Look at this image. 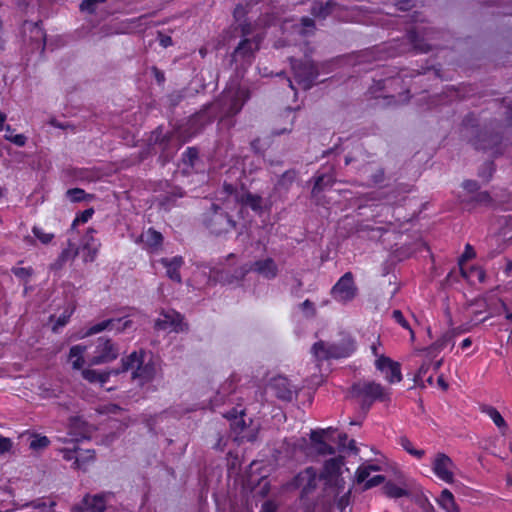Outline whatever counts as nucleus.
Listing matches in <instances>:
<instances>
[{
	"instance_id": "nucleus-20",
	"label": "nucleus",
	"mask_w": 512,
	"mask_h": 512,
	"mask_svg": "<svg viewBox=\"0 0 512 512\" xmlns=\"http://www.w3.org/2000/svg\"><path fill=\"white\" fill-rule=\"evenodd\" d=\"M377 370L384 374L390 384L399 383L402 380L401 365L387 356H380L375 361Z\"/></svg>"
},
{
	"instance_id": "nucleus-46",
	"label": "nucleus",
	"mask_w": 512,
	"mask_h": 512,
	"mask_svg": "<svg viewBox=\"0 0 512 512\" xmlns=\"http://www.w3.org/2000/svg\"><path fill=\"white\" fill-rule=\"evenodd\" d=\"M244 415V409H239L238 407H233L229 411L223 413V416L226 419L235 421V424L241 427H244L245 425V421L243 419Z\"/></svg>"
},
{
	"instance_id": "nucleus-3",
	"label": "nucleus",
	"mask_w": 512,
	"mask_h": 512,
	"mask_svg": "<svg viewBox=\"0 0 512 512\" xmlns=\"http://www.w3.org/2000/svg\"><path fill=\"white\" fill-rule=\"evenodd\" d=\"M132 371V380L137 381L140 387L151 383L156 376V364L152 355L144 349L134 350L121 359V365L115 370V375Z\"/></svg>"
},
{
	"instance_id": "nucleus-64",
	"label": "nucleus",
	"mask_w": 512,
	"mask_h": 512,
	"mask_svg": "<svg viewBox=\"0 0 512 512\" xmlns=\"http://www.w3.org/2000/svg\"><path fill=\"white\" fill-rule=\"evenodd\" d=\"M278 504L274 500H266L262 503L260 512H278Z\"/></svg>"
},
{
	"instance_id": "nucleus-57",
	"label": "nucleus",
	"mask_w": 512,
	"mask_h": 512,
	"mask_svg": "<svg viewBox=\"0 0 512 512\" xmlns=\"http://www.w3.org/2000/svg\"><path fill=\"white\" fill-rule=\"evenodd\" d=\"M106 0H83L79 6L82 12L93 14L99 4L104 3Z\"/></svg>"
},
{
	"instance_id": "nucleus-34",
	"label": "nucleus",
	"mask_w": 512,
	"mask_h": 512,
	"mask_svg": "<svg viewBox=\"0 0 512 512\" xmlns=\"http://www.w3.org/2000/svg\"><path fill=\"white\" fill-rule=\"evenodd\" d=\"M335 3L327 1L326 3L315 2L311 7V15L318 19H325L333 12Z\"/></svg>"
},
{
	"instance_id": "nucleus-12",
	"label": "nucleus",
	"mask_w": 512,
	"mask_h": 512,
	"mask_svg": "<svg viewBox=\"0 0 512 512\" xmlns=\"http://www.w3.org/2000/svg\"><path fill=\"white\" fill-rule=\"evenodd\" d=\"M291 68L294 81L304 90H309L319 75L316 64L308 59L298 60L291 58Z\"/></svg>"
},
{
	"instance_id": "nucleus-60",
	"label": "nucleus",
	"mask_w": 512,
	"mask_h": 512,
	"mask_svg": "<svg viewBox=\"0 0 512 512\" xmlns=\"http://www.w3.org/2000/svg\"><path fill=\"white\" fill-rule=\"evenodd\" d=\"M99 247L100 246H93L91 248L81 249L83 253V261L86 263L93 262L97 257Z\"/></svg>"
},
{
	"instance_id": "nucleus-33",
	"label": "nucleus",
	"mask_w": 512,
	"mask_h": 512,
	"mask_svg": "<svg viewBox=\"0 0 512 512\" xmlns=\"http://www.w3.org/2000/svg\"><path fill=\"white\" fill-rule=\"evenodd\" d=\"M293 28L297 34L307 37L314 34L316 25L312 18L304 16L300 19V23L294 25Z\"/></svg>"
},
{
	"instance_id": "nucleus-8",
	"label": "nucleus",
	"mask_w": 512,
	"mask_h": 512,
	"mask_svg": "<svg viewBox=\"0 0 512 512\" xmlns=\"http://www.w3.org/2000/svg\"><path fill=\"white\" fill-rule=\"evenodd\" d=\"M443 31L432 27L415 26L407 31V39L415 53H427L434 48H440L441 45L430 43V41L442 38Z\"/></svg>"
},
{
	"instance_id": "nucleus-9",
	"label": "nucleus",
	"mask_w": 512,
	"mask_h": 512,
	"mask_svg": "<svg viewBox=\"0 0 512 512\" xmlns=\"http://www.w3.org/2000/svg\"><path fill=\"white\" fill-rule=\"evenodd\" d=\"M204 226L215 235H221L233 230L236 222L217 204H212L203 215Z\"/></svg>"
},
{
	"instance_id": "nucleus-58",
	"label": "nucleus",
	"mask_w": 512,
	"mask_h": 512,
	"mask_svg": "<svg viewBox=\"0 0 512 512\" xmlns=\"http://www.w3.org/2000/svg\"><path fill=\"white\" fill-rule=\"evenodd\" d=\"M385 180V170L382 167L377 168L368 176V183L370 185H378L383 183Z\"/></svg>"
},
{
	"instance_id": "nucleus-63",
	"label": "nucleus",
	"mask_w": 512,
	"mask_h": 512,
	"mask_svg": "<svg viewBox=\"0 0 512 512\" xmlns=\"http://www.w3.org/2000/svg\"><path fill=\"white\" fill-rule=\"evenodd\" d=\"M300 309L309 317H315L317 314L314 303L309 299H306L300 304Z\"/></svg>"
},
{
	"instance_id": "nucleus-15",
	"label": "nucleus",
	"mask_w": 512,
	"mask_h": 512,
	"mask_svg": "<svg viewBox=\"0 0 512 512\" xmlns=\"http://www.w3.org/2000/svg\"><path fill=\"white\" fill-rule=\"evenodd\" d=\"M317 471L309 466L297 473L287 484L289 489H301L300 501H304L317 488Z\"/></svg>"
},
{
	"instance_id": "nucleus-40",
	"label": "nucleus",
	"mask_w": 512,
	"mask_h": 512,
	"mask_svg": "<svg viewBox=\"0 0 512 512\" xmlns=\"http://www.w3.org/2000/svg\"><path fill=\"white\" fill-rule=\"evenodd\" d=\"M95 210L93 207L87 208L84 211H81L76 214L74 220L72 221V224L70 226V231L73 232L76 230V227L79 224H85L87 223L94 215Z\"/></svg>"
},
{
	"instance_id": "nucleus-7",
	"label": "nucleus",
	"mask_w": 512,
	"mask_h": 512,
	"mask_svg": "<svg viewBox=\"0 0 512 512\" xmlns=\"http://www.w3.org/2000/svg\"><path fill=\"white\" fill-rule=\"evenodd\" d=\"M470 141L475 150L488 153L492 158L502 155L506 148L501 130H475Z\"/></svg>"
},
{
	"instance_id": "nucleus-13",
	"label": "nucleus",
	"mask_w": 512,
	"mask_h": 512,
	"mask_svg": "<svg viewBox=\"0 0 512 512\" xmlns=\"http://www.w3.org/2000/svg\"><path fill=\"white\" fill-rule=\"evenodd\" d=\"M119 356L118 345L108 337H98L94 343V349L89 356L90 365L108 364L116 360Z\"/></svg>"
},
{
	"instance_id": "nucleus-42",
	"label": "nucleus",
	"mask_w": 512,
	"mask_h": 512,
	"mask_svg": "<svg viewBox=\"0 0 512 512\" xmlns=\"http://www.w3.org/2000/svg\"><path fill=\"white\" fill-rule=\"evenodd\" d=\"M12 274L18 278L20 281H22L24 284H27L31 277L34 275L35 271L34 269L29 267H12L11 268Z\"/></svg>"
},
{
	"instance_id": "nucleus-47",
	"label": "nucleus",
	"mask_w": 512,
	"mask_h": 512,
	"mask_svg": "<svg viewBox=\"0 0 512 512\" xmlns=\"http://www.w3.org/2000/svg\"><path fill=\"white\" fill-rule=\"evenodd\" d=\"M62 457L65 461H72V467L74 469H77V466H82V460L81 457L77 455V448L74 449H68L64 448L61 450Z\"/></svg>"
},
{
	"instance_id": "nucleus-41",
	"label": "nucleus",
	"mask_w": 512,
	"mask_h": 512,
	"mask_svg": "<svg viewBox=\"0 0 512 512\" xmlns=\"http://www.w3.org/2000/svg\"><path fill=\"white\" fill-rule=\"evenodd\" d=\"M66 197L74 203L92 199L93 195L87 194L82 188H71L66 191Z\"/></svg>"
},
{
	"instance_id": "nucleus-31",
	"label": "nucleus",
	"mask_w": 512,
	"mask_h": 512,
	"mask_svg": "<svg viewBox=\"0 0 512 512\" xmlns=\"http://www.w3.org/2000/svg\"><path fill=\"white\" fill-rule=\"evenodd\" d=\"M437 502L446 512H460L452 492L448 489L442 490Z\"/></svg>"
},
{
	"instance_id": "nucleus-1",
	"label": "nucleus",
	"mask_w": 512,
	"mask_h": 512,
	"mask_svg": "<svg viewBox=\"0 0 512 512\" xmlns=\"http://www.w3.org/2000/svg\"><path fill=\"white\" fill-rule=\"evenodd\" d=\"M249 99V92L241 88L224 90L212 103L205 106L192 117L195 128H206L215 121L218 123L232 119L238 114L245 102Z\"/></svg>"
},
{
	"instance_id": "nucleus-21",
	"label": "nucleus",
	"mask_w": 512,
	"mask_h": 512,
	"mask_svg": "<svg viewBox=\"0 0 512 512\" xmlns=\"http://www.w3.org/2000/svg\"><path fill=\"white\" fill-rule=\"evenodd\" d=\"M260 42L261 38L258 36L243 38L231 54V64L252 58L254 52L259 50Z\"/></svg>"
},
{
	"instance_id": "nucleus-49",
	"label": "nucleus",
	"mask_w": 512,
	"mask_h": 512,
	"mask_svg": "<svg viewBox=\"0 0 512 512\" xmlns=\"http://www.w3.org/2000/svg\"><path fill=\"white\" fill-rule=\"evenodd\" d=\"M95 233L96 230L91 227L86 230V233L81 240V249L91 248L93 246H100V243L97 241V239L94 238Z\"/></svg>"
},
{
	"instance_id": "nucleus-25",
	"label": "nucleus",
	"mask_w": 512,
	"mask_h": 512,
	"mask_svg": "<svg viewBox=\"0 0 512 512\" xmlns=\"http://www.w3.org/2000/svg\"><path fill=\"white\" fill-rule=\"evenodd\" d=\"M79 253V248L71 240H68L67 247L64 248L53 263L50 264L51 271H60L68 261L76 258Z\"/></svg>"
},
{
	"instance_id": "nucleus-4",
	"label": "nucleus",
	"mask_w": 512,
	"mask_h": 512,
	"mask_svg": "<svg viewBox=\"0 0 512 512\" xmlns=\"http://www.w3.org/2000/svg\"><path fill=\"white\" fill-rule=\"evenodd\" d=\"M250 271L266 280H273L278 276L279 268L273 258L266 257L254 261L249 268L246 266L235 268L233 273H231L230 270H222L220 272V279L228 284L240 282Z\"/></svg>"
},
{
	"instance_id": "nucleus-22",
	"label": "nucleus",
	"mask_w": 512,
	"mask_h": 512,
	"mask_svg": "<svg viewBox=\"0 0 512 512\" xmlns=\"http://www.w3.org/2000/svg\"><path fill=\"white\" fill-rule=\"evenodd\" d=\"M336 179H335V173L333 171V169H330L329 172H325V173H317L315 176H314V185L312 187V190H311V197L312 199L315 200L316 204L319 205L321 202H320V199H319V195L328 190V189H331L332 186L334 185Z\"/></svg>"
},
{
	"instance_id": "nucleus-43",
	"label": "nucleus",
	"mask_w": 512,
	"mask_h": 512,
	"mask_svg": "<svg viewBox=\"0 0 512 512\" xmlns=\"http://www.w3.org/2000/svg\"><path fill=\"white\" fill-rule=\"evenodd\" d=\"M236 389V383L233 378L227 380L217 391V395L215 397V401L225 402V398L234 392Z\"/></svg>"
},
{
	"instance_id": "nucleus-55",
	"label": "nucleus",
	"mask_w": 512,
	"mask_h": 512,
	"mask_svg": "<svg viewBox=\"0 0 512 512\" xmlns=\"http://www.w3.org/2000/svg\"><path fill=\"white\" fill-rule=\"evenodd\" d=\"M495 172V164L493 160L485 162L482 169L479 171L478 175L480 178L484 179L485 181H489L493 173Z\"/></svg>"
},
{
	"instance_id": "nucleus-24",
	"label": "nucleus",
	"mask_w": 512,
	"mask_h": 512,
	"mask_svg": "<svg viewBox=\"0 0 512 512\" xmlns=\"http://www.w3.org/2000/svg\"><path fill=\"white\" fill-rule=\"evenodd\" d=\"M270 388L274 391L278 399L291 401L293 398V389L288 378L277 376L271 379Z\"/></svg>"
},
{
	"instance_id": "nucleus-16",
	"label": "nucleus",
	"mask_w": 512,
	"mask_h": 512,
	"mask_svg": "<svg viewBox=\"0 0 512 512\" xmlns=\"http://www.w3.org/2000/svg\"><path fill=\"white\" fill-rule=\"evenodd\" d=\"M370 210V216L374 223L385 224L388 227H379L377 230L381 232H387L391 226H395L396 223H400V217L395 215V207L390 203H378L372 204L368 207Z\"/></svg>"
},
{
	"instance_id": "nucleus-17",
	"label": "nucleus",
	"mask_w": 512,
	"mask_h": 512,
	"mask_svg": "<svg viewBox=\"0 0 512 512\" xmlns=\"http://www.w3.org/2000/svg\"><path fill=\"white\" fill-rule=\"evenodd\" d=\"M157 331H173L176 333L188 331V324L184 322L181 313L174 309L162 310L160 316L154 322Z\"/></svg>"
},
{
	"instance_id": "nucleus-23",
	"label": "nucleus",
	"mask_w": 512,
	"mask_h": 512,
	"mask_svg": "<svg viewBox=\"0 0 512 512\" xmlns=\"http://www.w3.org/2000/svg\"><path fill=\"white\" fill-rule=\"evenodd\" d=\"M159 263L166 269V276L170 280L179 284L182 282L180 273V269L184 265L182 256L177 255L172 258L163 257L159 260Z\"/></svg>"
},
{
	"instance_id": "nucleus-14",
	"label": "nucleus",
	"mask_w": 512,
	"mask_h": 512,
	"mask_svg": "<svg viewBox=\"0 0 512 512\" xmlns=\"http://www.w3.org/2000/svg\"><path fill=\"white\" fill-rule=\"evenodd\" d=\"M359 289L351 271L344 273L330 290L331 297L340 304L352 302L358 295Z\"/></svg>"
},
{
	"instance_id": "nucleus-54",
	"label": "nucleus",
	"mask_w": 512,
	"mask_h": 512,
	"mask_svg": "<svg viewBox=\"0 0 512 512\" xmlns=\"http://www.w3.org/2000/svg\"><path fill=\"white\" fill-rule=\"evenodd\" d=\"M73 312L74 308L65 309V311L56 319L52 328L53 331H57L59 328L64 327L69 322Z\"/></svg>"
},
{
	"instance_id": "nucleus-37",
	"label": "nucleus",
	"mask_w": 512,
	"mask_h": 512,
	"mask_svg": "<svg viewBox=\"0 0 512 512\" xmlns=\"http://www.w3.org/2000/svg\"><path fill=\"white\" fill-rule=\"evenodd\" d=\"M456 333L454 330H450L442 334L433 344L436 350H443L447 346H454Z\"/></svg>"
},
{
	"instance_id": "nucleus-29",
	"label": "nucleus",
	"mask_w": 512,
	"mask_h": 512,
	"mask_svg": "<svg viewBox=\"0 0 512 512\" xmlns=\"http://www.w3.org/2000/svg\"><path fill=\"white\" fill-rule=\"evenodd\" d=\"M461 275L463 278H465L468 282L475 284V283H483L486 278V272L485 270L480 266H470L460 267Z\"/></svg>"
},
{
	"instance_id": "nucleus-48",
	"label": "nucleus",
	"mask_w": 512,
	"mask_h": 512,
	"mask_svg": "<svg viewBox=\"0 0 512 512\" xmlns=\"http://www.w3.org/2000/svg\"><path fill=\"white\" fill-rule=\"evenodd\" d=\"M432 367L431 362H424L418 369L417 373L415 374L414 381L416 385L424 388L426 385L424 384V379L426 376H428V373Z\"/></svg>"
},
{
	"instance_id": "nucleus-61",
	"label": "nucleus",
	"mask_w": 512,
	"mask_h": 512,
	"mask_svg": "<svg viewBox=\"0 0 512 512\" xmlns=\"http://www.w3.org/2000/svg\"><path fill=\"white\" fill-rule=\"evenodd\" d=\"M385 481L384 475H375L371 478H369L363 485V490H369L371 488H374L376 486H379Z\"/></svg>"
},
{
	"instance_id": "nucleus-38",
	"label": "nucleus",
	"mask_w": 512,
	"mask_h": 512,
	"mask_svg": "<svg viewBox=\"0 0 512 512\" xmlns=\"http://www.w3.org/2000/svg\"><path fill=\"white\" fill-rule=\"evenodd\" d=\"M384 494L389 498H401L408 495V491L393 482H387L383 486Z\"/></svg>"
},
{
	"instance_id": "nucleus-51",
	"label": "nucleus",
	"mask_w": 512,
	"mask_h": 512,
	"mask_svg": "<svg viewBox=\"0 0 512 512\" xmlns=\"http://www.w3.org/2000/svg\"><path fill=\"white\" fill-rule=\"evenodd\" d=\"M392 318L402 328L408 330L410 335H411V339H414V337H415L414 331H413V329L411 328L409 322L405 319L403 313L400 310H394L392 312Z\"/></svg>"
},
{
	"instance_id": "nucleus-28",
	"label": "nucleus",
	"mask_w": 512,
	"mask_h": 512,
	"mask_svg": "<svg viewBox=\"0 0 512 512\" xmlns=\"http://www.w3.org/2000/svg\"><path fill=\"white\" fill-rule=\"evenodd\" d=\"M144 244L148 252L154 253L158 251L163 244L162 234L154 228H149L144 234Z\"/></svg>"
},
{
	"instance_id": "nucleus-62",
	"label": "nucleus",
	"mask_w": 512,
	"mask_h": 512,
	"mask_svg": "<svg viewBox=\"0 0 512 512\" xmlns=\"http://www.w3.org/2000/svg\"><path fill=\"white\" fill-rule=\"evenodd\" d=\"M415 503L424 511V512H434V507L430 503L427 497L424 495L418 496L415 499Z\"/></svg>"
},
{
	"instance_id": "nucleus-30",
	"label": "nucleus",
	"mask_w": 512,
	"mask_h": 512,
	"mask_svg": "<svg viewBox=\"0 0 512 512\" xmlns=\"http://www.w3.org/2000/svg\"><path fill=\"white\" fill-rule=\"evenodd\" d=\"M83 504L88 512H104L106 509V501L102 495L85 496Z\"/></svg>"
},
{
	"instance_id": "nucleus-35",
	"label": "nucleus",
	"mask_w": 512,
	"mask_h": 512,
	"mask_svg": "<svg viewBox=\"0 0 512 512\" xmlns=\"http://www.w3.org/2000/svg\"><path fill=\"white\" fill-rule=\"evenodd\" d=\"M262 197L257 194L250 192L245 193L241 197V203L245 206L250 207L254 212L261 213L262 211Z\"/></svg>"
},
{
	"instance_id": "nucleus-56",
	"label": "nucleus",
	"mask_w": 512,
	"mask_h": 512,
	"mask_svg": "<svg viewBox=\"0 0 512 512\" xmlns=\"http://www.w3.org/2000/svg\"><path fill=\"white\" fill-rule=\"evenodd\" d=\"M471 200L477 204L485 206H491L493 204V199L487 191L476 193Z\"/></svg>"
},
{
	"instance_id": "nucleus-45",
	"label": "nucleus",
	"mask_w": 512,
	"mask_h": 512,
	"mask_svg": "<svg viewBox=\"0 0 512 512\" xmlns=\"http://www.w3.org/2000/svg\"><path fill=\"white\" fill-rule=\"evenodd\" d=\"M32 233L34 237L37 238L44 245L50 244L55 238L54 233L46 232L42 227L37 225H34L32 227Z\"/></svg>"
},
{
	"instance_id": "nucleus-27",
	"label": "nucleus",
	"mask_w": 512,
	"mask_h": 512,
	"mask_svg": "<svg viewBox=\"0 0 512 512\" xmlns=\"http://www.w3.org/2000/svg\"><path fill=\"white\" fill-rule=\"evenodd\" d=\"M116 369L98 371L96 369H83L81 374L84 380L89 383H99L101 387L109 381L111 375H115Z\"/></svg>"
},
{
	"instance_id": "nucleus-44",
	"label": "nucleus",
	"mask_w": 512,
	"mask_h": 512,
	"mask_svg": "<svg viewBox=\"0 0 512 512\" xmlns=\"http://www.w3.org/2000/svg\"><path fill=\"white\" fill-rule=\"evenodd\" d=\"M50 445V440L45 435L37 433L32 434V439L29 444V448L33 451H39L47 448Z\"/></svg>"
},
{
	"instance_id": "nucleus-52",
	"label": "nucleus",
	"mask_w": 512,
	"mask_h": 512,
	"mask_svg": "<svg viewBox=\"0 0 512 512\" xmlns=\"http://www.w3.org/2000/svg\"><path fill=\"white\" fill-rule=\"evenodd\" d=\"M198 149L195 147H187L182 155L183 162L191 167L194 166L195 161L198 159Z\"/></svg>"
},
{
	"instance_id": "nucleus-11",
	"label": "nucleus",
	"mask_w": 512,
	"mask_h": 512,
	"mask_svg": "<svg viewBox=\"0 0 512 512\" xmlns=\"http://www.w3.org/2000/svg\"><path fill=\"white\" fill-rule=\"evenodd\" d=\"M180 132L181 130H167L166 133L163 130H151L149 140H154V146L161 150L160 157L164 161H168L183 144L180 141Z\"/></svg>"
},
{
	"instance_id": "nucleus-6",
	"label": "nucleus",
	"mask_w": 512,
	"mask_h": 512,
	"mask_svg": "<svg viewBox=\"0 0 512 512\" xmlns=\"http://www.w3.org/2000/svg\"><path fill=\"white\" fill-rule=\"evenodd\" d=\"M356 351V342L350 336H344L338 342L326 344L320 340L315 342L311 352L318 361L350 357Z\"/></svg>"
},
{
	"instance_id": "nucleus-2",
	"label": "nucleus",
	"mask_w": 512,
	"mask_h": 512,
	"mask_svg": "<svg viewBox=\"0 0 512 512\" xmlns=\"http://www.w3.org/2000/svg\"><path fill=\"white\" fill-rule=\"evenodd\" d=\"M405 77L404 70L383 66L377 70L368 94L371 98L387 100L388 105L406 103L410 99V90L404 82Z\"/></svg>"
},
{
	"instance_id": "nucleus-10",
	"label": "nucleus",
	"mask_w": 512,
	"mask_h": 512,
	"mask_svg": "<svg viewBox=\"0 0 512 512\" xmlns=\"http://www.w3.org/2000/svg\"><path fill=\"white\" fill-rule=\"evenodd\" d=\"M344 464V458L337 456L324 462L320 478L325 481V489H332L334 496L337 497L343 491L345 481L341 478V467Z\"/></svg>"
},
{
	"instance_id": "nucleus-26",
	"label": "nucleus",
	"mask_w": 512,
	"mask_h": 512,
	"mask_svg": "<svg viewBox=\"0 0 512 512\" xmlns=\"http://www.w3.org/2000/svg\"><path fill=\"white\" fill-rule=\"evenodd\" d=\"M22 28L25 33L29 32V38L32 42H35L36 44H38V46L41 45L42 49L45 48L46 33L44 28L42 27L41 20L36 22L26 20L24 21Z\"/></svg>"
},
{
	"instance_id": "nucleus-5",
	"label": "nucleus",
	"mask_w": 512,
	"mask_h": 512,
	"mask_svg": "<svg viewBox=\"0 0 512 512\" xmlns=\"http://www.w3.org/2000/svg\"><path fill=\"white\" fill-rule=\"evenodd\" d=\"M350 393L356 398L361 409L367 413L375 402H386L390 399L387 388L375 381H362L351 386Z\"/></svg>"
},
{
	"instance_id": "nucleus-18",
	"label": "nucleus",
	"mask_w": 512,
	"mask_h": 512,
	"mask_svg": "<svg viewBox=\"0 0 512 512\" xmlns=\"http://www.w3.org/2000/svg\"><path fill=\"white\" fill-rule=\"evenodd\" d=\"M133 325V321L128 316L118 318H108L100 322L90 325L85 335L92 336L103 331H114L115 334H121L126 330L130 329Z\"/></svg>"
},
{
	"instance_id": "nucleus-50",
	"label": "nucleus",
	"mask_w": 512,
	"mask_h": 512,
	"mask_svg": "<svg viewBox=\"0 0 512 512\" xmlns=\"http://www.w3.org/2000/svg\"><path fill=\"white\" fill-rule=\"evenodd\" d=\"M77 455L81 457L82 466H77V469L85 471L87 465L94 461L95 459V451L94 450H79L77 448Z\"/></svg>"
},
{
	"instance_id": "nucleus-59",
	"label": "nucleus",
	"mask_w": 512,
	"mask_h": 512,
	"mask_svg": "<svg viewBox=\"0 0 512 512\" xmlns=\"http://www.w3.org/2000/svg\"><path fill=\"white\" fill-rule=\"evenodd\" d=\"M476 256V252L473 248V246L469 243H467L465 245V248H464V252L462 253V255L460 256L459 260H458V264L459 266H464V263L468 260H471L473 258H475Z\"/></svg>"
},
{
	"instance_id": "nucleus-39",
	"label": "nucleus",
	"mask_w": 512,
	"mask_h": 512,
	"mask_svg": "<svg viewBox=\"0 0 512 512\" xmlns=\"http://www.w3.org/2000/svg\"><path fill=\"white\" fill-rule=\"evenodd\" d=\"M379 466L377 465H360L355 473L356 482L358 484L365 483L370 476L371 471H378Z\"/></svg>"
},
{
	"instance_id": "nucleus-32",
	"label": "nucleus",
	"mask_w": 512,
	"mask_h": 512,
	"mask_svg": "<svg viewBox=\"0 0 512 512\" xmlns=\"http://www.w3.org/2000/svg\"><path fill=\"white\" fill-rule=\"evenodd\" d=\"M481 412L486 414L501 431L508 428L506 421L495 407L490 405H483L481 407Z\"/></svg>"
},
{
	"instance_id": "nucleus-36",
	"label": "nucleus",
	"mask_w": 512,
	"mask_h": 512,
	"mask_svg": "<svg viewBox=\"0 0 512 512\" xmlns=\"http://www.w3.org/2000/svg\"><path fill=\"white\" fill-rule=\"evenodd\" d=\"M398 444L411 456L416 459H422L425 455V450L417 449L414 447L413 443L409 440L407 436H400L398 439Z\"/></svg>"
},
{
	"instance_id": "nucleus-53",
	"label": "nucleus",
	"mask_w": 512,
	"mask_h": 512,
	"mask_svg": "<svg viewBox=\"0 0 512 512\" xmlns=\"http://www.w3.org/2000/svg\"><path fill=\"white\" fill-rule=\"evenodd\" d=\"M16 130H6L5 138L18 147H22L26 143V136L24 134H14Z\"/></svg>"
},
{
	"instance_id": "nucleus-19",
	"label": "nucleus",
	"mask_w": 512,
	"mask_h": 512,
	"mask_svg": "<svg viewBox=\"0 0 512 512\" xmlns=\"http://www.w3.org/2000/svg\"><path fill=\"white\" fill-rule=\"evenodd\" d=\"M434 475L441 481L452 484L455 480L453 460L445 453L438 452L431 463Z\"/></svg>"
}]
</instances>
